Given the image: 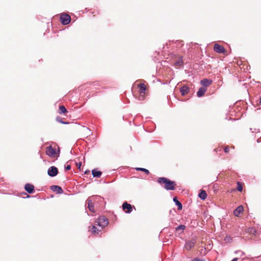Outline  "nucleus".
I'll return each mask as SVG.
<instances>
[{
  "mask_svg": "<svg viewBox=\"0 0 261 261\" xmlns=\"http://www.w3.org/2000/svg\"><path fill=\"white\" fill-rule=\"evenodd\" d=\"M22 194H24V195H26L27 196L25 198H30L31 197V196H30L28 194H27V193H25V192H23Z\"/></svg>",
  "mask_w": 261,
  "mask_h": 261,
  "instance_id": "473e14b6",
  "label": "nucleus"
},
{
  "mask_svg": "<svg viewBox=\"0 0 261 261\" xmlns=\"http://www.w3.org/2000/svg\"><path fill=\"white\" fill-rule=\"evenodd\" d=\"M214 50L218 53H224L225 49L221 45L218 43H216L214 46Z\"/></svg>",
  "mask_w": 261,
  "mask_h": 261,
  "instance_id": "9b49d317",
  "label": "nucleus"
},
{
  "mask_svg": "<svg viewBox=\"0 0 261 261\" xmlns=\"http://www.w3.org/2000/svg\"><path fill=\"white\" fill-rule=\"evenodd\" d=\"M261 142V139H260V138H258V139H257V143H259V142Z\"/></svg>",
  "mask_w": 261,
  "mask_h": 261,
  "instance_id": "c9c22d12",
  "label": "nucleus"
},
{
  "mask_svg": "<svg viewBox=\"0 0 261 261\" xmlns=\"http://www.w3.org/2000/svg\"><path fill=\"white\" fill-rule=\"evenodd\" d=\"M91 172L94 177L99 178L102 174V172L98 170L97 169H94Z\"/></svg>",
  "mask_w": 261,
  "mask_h": 261,
  "instance_id": "f3484780",
  "label": "nucleus"
},
{
  "mask_svg": "<svg viewBox=\"0 0 261 261\" xmlns=\"http://www.w3.org/2000/svg\"><path fill=\"white\" fill-rule=\"evenodd\" d=\"M238 260V258L235 257L233 258L231 261H237Z\"/></svg>",
  "mask_w": 261,
  "mask_h": 261,
  "instance_id": "f704fd0d",
  "label": "nucleus"
},
{
  "mask_svg": "<svg viewBox=\"0 0 261 261\" xmlns=\"http://www.w3.org/2000/svg\"><path fill=\"white\" fill-rule=\"evenodd\" d=\"M198 197L202 200H205L207 197V194L204 190H201L198 194Z\"/></svg>",
  "mask_w": 261,
  "mask_h": 261,
  "instance_id": "aec40b11",
  "label": "nucleus"
},
{
  "mask_svg": "<svg viewBox=\"0 0 261 261\" xmlns=\"http://www.w3.org/2000/svg\"><path fill=\"white\" fill-rule=\"evenodd\" d=\"M238 252H241V256H242V255H244V252H242V251H239V250L237 251H236V252H235V253H238Z\"/></svg>",
  "mask_w": 261,
  "mask_h": 261,
  "instance_id": "72a5a7b5",
  "label": "nucleus"
},
{
  "mask_svg": "<svg viewBox=\"0 0 261 261\" xmlns=\"http://www.w3.org/2000/svg\"><path fill=\"white\" fill-rule=\"evenodd\" d=\"M226 239H227V240H228V237H226V238L225 239V241L226 240Z\"/></svg>",
  "mask_w": 261,
  "mask_h": 261,
  "instance_id": "58836bf2",
  "label": "nucleus"
},
{
  "mask_svg": "<svg viewBox=\"0 0 261 261\" xmlns=\"http://www.w3.org/2000/svg\"><path fill=\"white\" fill-rule=\"evenodd\" d=\"M158 182L160 184H164V188L167 190H174L176 186L174 181L171 180L164 177H159Z\"/></svg>",
  "mask_w": 261,
  "mask_h": 261,
  "instance_id": "f257e3e1",
  "label": "nucleus"
},
{
  "mask_svg": "<svg viewBox=\"0 0 261 261\" xmlns=\"http://www.w3.org/2000/svg\"><path fill=\"white\" fill-rule=\"evenodd\" d=\"M231 148L234 149V147L233 146H231Z\"/></svg>",
  "mask_w": 261,
  "mask_h": 261,
  "instance_id": "79ce46f5",
  "label": "nucleus"
},
{
  "mask_svg": "<svg viewBox=\"0 0 261 261\" xmlns=\"http://www.w3.org/2000/svg\"><path fill=\"white\" fill-rule=\"evenodd\" d=\"M90 172V171L89 170H87L85 172V174H87V173H89Z\"/></svg>",
  "mask_w": 261,
  "mask_h": 261,
  "instance_id": "e433bc0d",
  "label": "nucleus"
},
{
  "mask_svg": "<svg viewBox=\"0 0 261 261\" xmlns=\"http://www.w3.org/2000/svg\"><path fill=\"white\" fill-rule=\"evenodd\" d=\"M56 120L57 122L61 123L62 124H68V122H64L63 121L62 118L59 116H57L56 118Z\"/></svg>",
  "mask_w": 261,
  "mask_h": 261,
  "instance_id": "cd10ccee",
  "label": "nucleus"
},
{
  "mask_svg": "<svg viewBox=\"0 0 261 261\" xmlns=\"http://www.w3.org/2000/svg\"><path fill=\"white\" fill-rule=\"evenodd\" d=\"M87 207L88 208V209L89 210V211H90L91 212H93V213H94L95 212V211H94V202H92L91 199H89V198H88V199L87 200Z\"/></svg>",
  "mask_w": 261,
  "mask_h": 261,
  "instance_id": "2eb2a0df",
  "label": "nucleus"
},
{
  "mask_svg": "<svg viewBox=\"0 0 261 261\" xmlns=\"http://www.w3.org/2000/svg\"><path fill=\"white\" fill-rule=\"evenodd\" d=\"M196 241L194 240H189L186 242L184 248L189 251L195 245Z\"/></svg>",
  "mask_w": 261,
  "mask_h": 261,
  "instance_id": "6e6552de",
  "label": "nucleus"
},
{
  "mask_svg": "<svg viewBox=\"0 0 261 261\" xmlns=\"http://www.w3.org/2000/svg\"><path fill=\"white\" fill-rule=\"evenodd\" d=\"M168 229V227H165L163 230L166 231Z\"/></svg>",
  "mask_w": 261,
  "mask_h": 261,
  "instance_id": "4c0bfd02",
  "label": "nucleus"
},
{
  "mask_svg": "<svg viewBox=\"0 0 261 261\" xmlns=\"http://www.w3.org/2000/svg\"><path fill=\"white\" fill-rule=\"evenodd\" d=\"M237 189L239 192H242L243 190V185L241 182L240 181H237Z\"/></svg>",
  "mask_w": 261,
  "mask_h": 261,
  "instance_id": "a878e982",
  "label": "nucleus"
},
{
  "mask_svg": "<svg viewBox=\"0 0 261 261\" xmlns=\"http://www.w3.org/2000/svg\"><path fill=\"white\" fill-rule=\"evenodd\" d=\"M259 102H260V103L261 104V96H260V98Z\"/></svg>",
  "mask_w": 261,
  "mask_h": 261,
  "instance_id": "ea45409f",
  "label": "nucleus"
},
{
  "mask_svg": "<svg viewBox=\"0 0 261 261\" xmlns=\"http://www.w3.org/2000/svg\"><path fill=\"white\" fill-rule=\"evenodd\" d=\"M191 261H205V260L202 258L195 257V258H193V259H192Z\"/></svg>",
  "mask_w": 261,
  "mask_h": 261,
  "instance_id": "c85d7f7f",
  "label": "nucleus"
},
{
  "mask_svg": "<svg viewBox=\"0 0 261 261\" xmlns=\"http://www.w3.org/2000/svg\"><path fill=\"white\" fill-rule=\"evenodd\" d=\"M87 129H88L89 131H90V130L88 128V127H86Z\"/></svg>",
  "mask_w": 261,
  "mask_h": 261,
  "instance_id": "a19ab883",
  "label": "nucleus"
},
{
  "mask_svg": "<svg viewBox=\"0 0 261 261\" xmlns=\"http://www.w3.org/2000/svg\"><path fill=\"white\" fill-rule=\"evenodd\" d=\"M146 90V87L144 84H140L139 85V92L140 93V96L139 97V99L140 100H143Z\"/></svg>",
  "mask_w": 261,
  "mask_h": 261,
  "instance_id": "0eeeda50",
  "label": "nucleus"
},
{
  "mask_svg": "<svg viewBox=\"0 0 261 261\" xmlns=\"http://www.w3.org/2000/svg\"><path fill=\"white\" fill-rule=\"evenodd\" d=\"M96 223H97V225L102 228L108 225L109 224V220L106 216H100L96 220Z\"/></svg>",
  "mask_w": 261,
  "mask_h": 261,
  "instance_id": "7ed1b4c3",
  "label": "nucleus"
},
{
  "mask_svg": "<svg viewBox=\"0 0 261 261\" xmlns=\"http://www.w3.org/2000/svg\"><path fill=\"white\" fill-rule=\"evenodd\" d=\"M135 170L136 171H140L142 172H144L146 174H149L150 173L148 169L144 168L137 167V168H135Z\"/></svg>",
  "mask_w": 261,
  "mask_h": 261,
  "instance_id": "5701e85b",
  "label": "nucleus"
},
{
  "mask_svg": "<svg viewBox=\"0 0 261 261\" xmlns=\"http://www.w3.org/2000/svg\"><path fill=\"white\" fill-rule=\"evenodd\" d=\"M100 231V230H99L95 226H92L91 229V232L93 234H98V232Z\"/></svg>",
  "mask_w": 261,
  "mask_h": 261,
  "instance_id": "b1692460",
  "label": "nucleus"
},
{
  "mask_svg": "<svg viewBox=\"0 0 261 261\" xmlns=\"http://www.w3.org/2000/svg\"><path fill=\"white\" fill-rule=\"evenodd\" d=\"M67 113H68V111L64 106L61 105L59 106V113L60 114L65 115Z\"/></svg>",
  "mask_w": 261,
  "mask_h": 261,
  "instance_id": "412c9836",
  "label": "nucleus"
},
{
  "mask_svg": "<svg viewBox=\"0 0 261 261\" xmlns=\"http://www.w3.org/2000/svg\"><path fill=\"white\" fill-rule=\"evenodd\" d=\"M213 80L211 79L204 78L200 81V84L203 87L206 88L213 83Z\"/></svg>",
  "mask_w": 261,
  "mask_h": 261,
  "instance_id": "9d476101",
  "label": "nucleus"
},
{
  "mask_svg": "<svg viewBox=\"0 0 261 261\" xmlns=\"http://www.w3.org/2000/svg\"><path fill=\"white\" fill-rule=\"evenodd\" d=\"M244 211L243 205H241L238 206L233 211V214L235 216L238 217L239 215Z\"/></svg>",
  "mask_w": 261,
  "mask_h": 261,
  "instance_id": "4468645a",
  "label": "nucleus"
},
{
  "mask_svg": "<svg viewBox=\"0 0 261 261\" xmlns=\"http://www.w3.org/2000/svg\"><path fill=\"white\" fill-rule=\"evenodd\" d=\"M248 232L250 233H251L254 236H256V233H257V231L256 230L253 228V227H250L248 229Z\"/></svg>",
  "mask_w": 261,
  "mask_h": 261,
  "instance_id": "bb28decb",
  "label": "nucleus"
},
{
  "mask_svg": "<svg viewBox=\"0 0 261 261\" xmlns=\"http://www.w3.org/2000/svg\"><path fill=\"white\" fill-rule=\"evenodd\" d=\"M24 189L29 194H33L35 192L34 186L29 183H27L25 185Z\"/></svg>",
  "mask_w": 261,
  "mask_h": 261,
  "instance_id": "1a4fd4ad",
  "label": "nucleus"
},
{
  "mask_svg": "<svg viewBox=\"0 0 261 261\" xmlns=\"http://www.w3.org/2000/svg\"><path fill=\"white\" fill-rule=\"evenodd\" d=\"M58 173V169L54 166L50 167L47 170V174L51 177L57 176Z\"/></svg>",
  "mask_w": 261,
  "mask_h": 261,
  "instance_id": "423d86ee",
  "label": "nucleus"
},
{
  "mask_svg": "<svg viewBox=\"0 0 261 261\" xmlns=\"http://www.w3.org/2000/svg\"><path fill=\"white\" fill-rule=\"evenodd\" d=\"M183 60H182V57L180 56L178 58L177 60L175 63V64L176 66H181L183 65Z\"/></svg>",
  "mask_w": 261,
  "mask_h": 261,
  "instance_id": "4be33fe9",
  "label": "nucleus"
},
{
  "mask_svg": "<svg viewBox=\"0 0 261 261\" xmlns=\"http://www.w3.org/2000/svg\"><path fill=\"white\" fill-rule=\"evenodd\" d=\"M207 90V88L205 87H201L199 89L198 91L197 92V96L198 97H202L205 92Z\"/></svg>",
  "mask_w": 261,
  "mask_h": 261,
  "instance_id": "dca6fc26",
  "label": "nucleus"
},
{
  "mask_svg": "<svg viewBox=\"0 0 261 261\" xmlns=\"http://www.w3.org/2000/svg\"><path fill=\"white\" fill-rule=\"evenodd\" d=\"M50 189L56 192L57 194H62L63 193V190L62 188L58 185H53L50 187Z\"/></svg>",
  "mask_w": 261,
  "mask_h": 261,
  "instance_id": "ddd939ff",
  "label": "nucleus"
},
{
  "mask_svg": "<svg viewBox=\"0 0 261 261\" xmlns=\"http://www.w3.org/2000/svg\"><path fill=\"white\" fill-rule=\"evenodd\" d=\"M65 170H69L71 169V166L70 165H65Z\"/></svg>",
  "mask_w": 261,
  "mask_h": 261,
  "instance_id": "c756f323",
  "label": "nucleus"
},
{
  "mask_svg": "<svg viewBox=\"0 0 261 261\" xmlns=\"http://www.w3.org/2000/svg\"><path fill=\"white\" fill-rule=\"evenodd\" d=\"M179 91L182 96H185L189 93L190 88L187 85H184L180 88Z\"/></svg>",
  "mask_w": 261,
  "mask_h": 261,
  "instance_id": "f8f14e48",
  "label": "nucleus"
},
{
  "mask_svg": "<svg viewBox=\"0 0 261 261\" xmlns=\"http://www.w3.org/2000/svg\"><path fill=\"white\" fill-rule=\"evenodd\" d=\"M88 198L89 199H91V200L94 202H95L99 200H103V198L99 195H93L91 197H89Z\"/></svg>",
  "mask_w": 261,
  "mask_h": 261,
  "instance_id": "a211bd4d",
  "label": "nucleus"
},
{
  "mask_svg": "<svg viewBox=\"0 0 261 261\" xmlns=\"http://www.w3.org/2000/svg\"><path fill=\"white\" fill-rule=\"evenodd\" d=\"M175 205L177 206V208L178 210H181L182 208V205L181 203L178 201L177 198L176 197H174L173 199Z\"/></svg>",
  "mask_w": 261,
  "mask_h": 261,
  "instance_id": "6ab92c4d",
  "label": "nucleus"
},
{
  "mask_svg": "<svg viewBox=\"0 0 261 261\" xmlns=\"http://www.w3.org/2000/svg\"><path fill=\"white\" fill-rule=\"evenodd\" d=\"M133 207H135L126 201L124 202L122 205V210L126 214H130L133 211Z\"/></svg>",
  "mask_w": 261,
  "mask_h": 261,
  "instance_id": "39448f33",
  "label": "nucleus"
},
{
  "mask_svg": "<svg viewBox=\"0 0 261 261\" xmlns=\"http://www.w3.org/2000/svg\"><path fill=\"white\" fill-rule=\"evenodd\" d=\"M60 19L63 25H67L71 21V17L67 14H62L60 16Z\"/></svg>",
  "mask_w": 261,
  "mask_h": 261,
  "instance_id": "20e7f679",
  "label": "nucleus"
},
{
  "mask_svg": "<svg viewBox=\"0 0 261 261\" xmlns=\"http://www.w3.org/2000/svg\"><path fill=\"white\" fill-rule=\"evenodd\" d=\"M46 153L50 157H58L60 155V151H57L52 146L49 145L46 148Z\"/></svg>",
  "mask_w": 261,
  "mask_h": 261,
  "instance_id": "f03ea898",
  "label": "nucleus"
},
{
  "mask_svg": "<svg viewBox=\"0 0 261 261\" xmlns=\"http://www.w3.org/2000/svg\"><path fill=\"white\" fill-rule=\"evenodd\" d=\"M229 151V149L228 148V146H226L224 148V151L225 153H228Z\"/></svg>",
  "mask_w": 261,
  "mask_h": 261,
  "instance_id": "7c9ffc66",
  "label": "nucleus"
},
{
  "mask_svg": "<svg viewBox=\"0 0 261 261\" xmlns=\"http://www.w3.org/2000/svg\"><path fill=\"white\" fill-rule=\"evenodd\" d=\"M186 227L185 225L180 224L175 228V230L176 231L181 230V232H182L184 230L186 229Z\"/></svg>",
  "mask_w": 261,
  "mask_h": 261,
  "instance_id": "393cba45",
  "label": "nucleus"
},
{
  "mask_svg": "<svg viewBox=\"0 0 261 261\" xmlns=\"http://www.w3.org/2000/svg\"><path fill=\"white\" fill-rule=\"evenodd\" d=\"M76 165L77 166V168L79 169V170H81V167L82 166V163L79 162L78 163H76Z\"/></svg>",
  "mask_w": 261,
  "mask_h": 261,
  "instance_id": "2f4dec72",
  "label": "nucleus"
}]
</instances>
